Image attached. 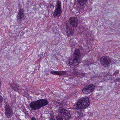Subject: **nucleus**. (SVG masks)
<instances>
[{
  "mask_svg": "<svg viewBox=\"0 0 120 120\" xmlns=\"http://www.w3.org/2000/svg\"><path fill=\"white\" fill-rule=\"evenodd\" d=\"M66 33L67 36H69L70 35H72L74 33V31L71 28L69 27L66 25Z\"/></svg>",
  "mask_w": 120,
  "mask_h": 120,
  "instance_id": "1a4fd4ad",
  "label": "nucleus"
},
{
  "mask_svg": "<svg viewBox=\"0 0 120 120\" xmlns=\"http://www.w3.org/2000/svg\"><path fill=\"white\" fill-rule=\"evenodd\" d=\"M66 110L61 107L59 108L58 113L60 114L61 115V116H64V115H66Z\"/></svg>",
  "mask_w": 120,
  "mask_h": 120,
  "instance_id": "f8f14e48",
  "label": "nucleus"
},
{
  "mask_svg": "<svg viewBox=\"0 0 120 120\" xmlns=\"http://www.w3.org/2000/svg\"><path fill=\"white\" fill-rule=\"evenodd\" d=\"M1 82H0V88L1 87Z\"/></svg>",
  "mask_w": 120,
  "mask_h": 120,
  "instance_id": "4be33fe9",
  "label": "nucleus"
},
{
  "mask_svg": "<svg viewBox=\"0 0 120 120\" xmlns=\"http://www.w3.org/2000/svg\"><path fill=\"white\" fill-rule=\"evenodd\" d=\"M74 74L76 75H79L80 74L79 73L77 72H74Z\"/></svg>",
  "mask_w": 120,
  "mask_h": 120,
  "instance_id": "aec40b11",
  "label": "nucleus"
},
{
  "mask_svg": "<svg viewBox=\"0 0 120 120\" xmlns=\"http://www.w3.org/2000/svg\"><path fill=\"white\" fill-rule=\"evenodd\" d=\"M74 57L71 58H69L66 63L68 65L70 66L74 64L75 63H77L80 57V54L79 50L77 49H75L74 52Z\"/></svg>",
  "mask_w": 120,
  "mask_h": 120,
  "instance_id": "f03ea898",
  "label": "nucleus"
},
{
  "mask_svg": "<svg viewBox=\"0 0 120 120\" xmlns=\"http://www.w3.org/2000/svg\"><path fill=\"white\" fill-rule=\"evenodd\" d=\"M77 114H78V116H79L80 117L82 115V114L80 111H78L77 112Z\"/></svg>",
  "mask_w": 120,
  "mask_h": 120,
  "instance_id": "f3484780",
  "label": "nucleus"
},
{
  "mask_svg": "<svg viewBox=\"0 0 120 120\" xmlns=\"http://www.w3.org/2000/svg\"><path fill=\"white\" fill-rule=\"evenodd\" d=\"M50 72L52 74L57 75H62L66 73V72L64 71H57L53 70L50 71Z\"/></svg>",
  "mask_w": 120,
  "mask_h": 120,
  "instance_id": "9d476101",
  "label": "nucleus"
},
{
  "mask_svg": "<svg viewBox=\"0 0 120 120\" xmlns=\"http://www.w3.org/2000/svg\"><path fill=\"white\" fill-rule=\"evenodd\" d=\"M10 85L11 87L15 91H17L19 89L18 85L15 83L10 84Z\"/></svg>",
  "mask_w": 120,
  "mask_h": 120,
  "instance_id": "9b49d317",
  "label": "nucleus"
},
{
  "mask_svg": "<svg viewBox=\"0 0 120 120\" xmlns=\"http://www.w3.org/2000/svg\"><path fill=\"white\" fill-rule=\"evenodd\" d=\"M56 119H57L58 120H63L59 116H58L56 117Z\"/></svg>",
  "mask_w": 120,
  "mask_h": 120,
  "instance_id": "a211bd4d",
  "label": "nucleus"
},
{
  "mask_svg": "<svg viewBox=\"0 0 120 120\" xmlns=\"http://www.w3.org/2000/svg\"><path fill=\"white\" fill-rule=\"evenodd\" d=\"M61 107H62V106H61Z\"/></svg>",
  "mask_w": 120,
  "mask_h": 120,
  "instance_id": "5701e85b",
  "label": "nucleus"
},
{
  "mask_svg": "<svg viewBox=\"0 0 120 120\" xmlns=\"http://www.w3.org/2000/svg\"><path fill=\"white\" fill-rule=\"evenodd\" d=\"M101 64L104 67H106L108 66L110 64V61L109 58L108 57H103L100 59Z\"/></svg>",
  "mask_w": 120,
  "mask_h": 120,
  "instance_id": "0eeeda50",
  "label": "nucleus"
},
{
  "mask_svg": "<svg viewBox=\"0 0 120 120\" xmlns=\"http://www.w3.org/2000/svg\"><path fill=\"white\" fill-rule=\"evenodd\" d=\"M87 0H78V2L80 5L83 6L87 2Z\"/></svg>",
  "mask_w": 120,
  "mask_h": 120,
  "instance_id": "2eb2a0df",
  "label": "nucleus"
},
{
  "mask_svg": "<svg viewBox=\"0 0 120 120\" xmlns=\"http://www.w3.org/2000/svg\"><path fill=\"white\" fill-rule=\"evenodd\" d=\"M61 3L60 2L58 1L57 3L53 14V16L56 17H58L61 15Z\"/></svg>",
  "mask_w": 120,
  "mask_h": 120,
  "instance_id": "39448f33",
  "label": "nucleus"
},
{
  "mask_svg": "<svg viewBox=\"0 0 120 120\" xmlns=\"http://www.w3.org/2000/svg\"><path fill=\"white\" fill-rule=\"evenodd\" d=\"M5 114L8 118H10L13 114V111L11 107L8 104H6L5 106Z\"/></svg>",
  "mask_w": 120,
  "mask_h": 120,
  "instance_id": "20e7f679",
  "label": "nucleus"
},
{
  "mask_svg": "<svg viewBox=\"0 0 120 120\" xmlns=\"http://www.w3.org/2000/svg\"><path fill=\"white\" fill-rule=\"evenodd\" d=\"M69 22L74 28H75L79 23L78 19L74 17H71L69 19Z\"/></svg>",
  "mask_w": 120,
  "mask_h": 120,
  "instance_id": "423d86ee",
  "label": "nucleus"
},
{
  "mask_svg": "<svg viewBox=\"0 0 120 120\" xmlns=\"http://www.w3.org/2000/svg\"><path fill=\"white\" fill-rule=\"evenodd\" d=\"M82 91L83 93L86 94H87L91 92L86 86L83 88Z\"/></svg>",
  "mask_w": 120,
  "mask_h": 120,
  "instance_id": "4468645a",
  "label": "nucleus"
},
{
  "mask_svg": "<svg viewBox=\"0 0 120 120\" xmlns=\"http://www.w3.org/2000/svg\"><path fill=\"white\" fill-rule=\"evenodd\" d=\"M86 86L91 92L93 91L95 88V86L93 84L87 85Z\"/></svg>",
  "mask_w": 120,
  "mask_h": 120,
  "instance_id": "ddd939ff",
  "label": "nucleus"
},
{
  "mask_svg": "<svg viewBox=\"0 0 120 120\" xmlns=\"http://www.w3.org/2000/svg\"><path fill=\"white\" fill-rule=\"evenodd\" d=\"M3 100V98L0 95V102H2Z\"/></svg>",
  "mask_w": 120,
  "mask_h": 120,
  "instance_id": "6ab92c4d",
  "label": "nucleus"
},
{
  "mask_svg": "<svg viewBox=\"0 0 120 120\" xmlns=\"http://www.w3.org/2000/svg\"><path fill=\"white\" fill-rule=\"evenodd\" d=\"M17 21L21 22L24 18L23 11L22 10H19L17 16Z\"/></svg>",
  "mask_w": 120,
  "mask_h": 120,
  "instance_id": "6e6552de",
  "label": "nucleus"
},
{
  "mask_svg": "<svg viewBox=\"0 0 120 120\" xmlns=\"http://www.w3.org/2000/svg\"><path fill=\"white\" fill-rule=\"evenodd\" d=\"M89 104L88 98H82L80 99L77 103V108L79 109H83L89 106Z\"/></svg>",
  "mask_w": 120,
  "mask_h": 120,
  "instance_id": "7ed1b4c3",
  "label": "nucleus"
},
{
  "mask_svg": "<svg viewBox=\"0 0 120 120\" xmlns=\"http://www.w3.org/2000/svg\"><path fill=\"white\" fill-rule=\"evenodd\" d=\"M64 118L65 120H68L70 118V115L69 112H66V115H64Z\"/></svg>",
  "mask_w": 120,
  "mask_h": 120,
  "instance_id": "dca6fc26",
  "label": "nucleus"
},
{
  "mask_svg": "<svg viewBox=\"0 0 120 120\" xmlns=\"http://www.w3.org/2000/svg\"><path fill=\"white\" fill-rule=\"evenodd\" d=\"M48 103L47 100L42 99L32 101L29 105L31 109L35 110L40 109L41 107L47 105Z\"/></svg>",
  "mask_w": 120,
  "mask_h": 120,
  "instance_id": "f257e3e1",
  "label": "nucleus"
},
{
  "mask_svg": "<svg viewBox=\"0 0 120 120\" xmlns=\"http://www.w3.org/2000/svg\"><path fill=\"white\" fill-rule=\"evenodd\" d=\"M31 120H37L36 118L34 117H33L31 118Z\"/></svg>",
  "mask_w": 120,
  "mask_h": 120,
  "instance_id": "412c9836",
  "label": "nucleus"
}]
</instances>
